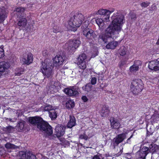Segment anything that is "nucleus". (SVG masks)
<instances>
[{"mask_svg": "<svg viewBox=\"0 0 159 159\" xmlns=\"http://www.w3.org/2000/svg\"><path fill=\"white\" fill-rule=\"evenodd\" d=\"M113 20L105 30V34L102 33L99 36V39H101L105 43H107L112 35H118L121 31L123 25L125 22L124 16L122 14L118 15L114 13L112 16Z\"/></svg>", "mask_w": 159, "mask_h": 159, "instance_id": "1", "label": "nucleus"}, {"mask_svg": "<svg viewBox=\"0 0 159 159\" xmlns=\"http://www.w3.org/2000/svg\"><path fill=\"white\" fill-rule=\"evenodd\" d=\"M70 17L68 28L70 30H72V28L80 27L84 19L83 15L80 13H77L74 14L72 13L70 15Z\"/></svg>", "mask_w": 159, "mask_h": 159, "instance_id": "2", "label": "nucleus"}, {"mask_svg": "<svg viewBox=\"0 0 159 159\" xmlns=\"http://www.w3.org/2000/svg\"><path fill=\"white\" fill-rule=\"evenodd\" d=\"M89 23L88 21H85L82 25V28L83 34L88 40L89 42H91L95 39L97 35L93 30L88 28Z\"/></svg>", "mask_w": 159, "mask_h": 159, "instance_id": "3", "label": "nucleus"}, {"mask_svg": "<svg viewBox=\"0 0 159 159\" xmlns=\"http://www.w3.org/2000/svg\"><path fill=\"white\" fill-rule=\"evenodd\" d=\"M53 67V66L50 61L47 59L42 63L40 70L45 77L48 78L52 74V69Z\"/></svg>", "mask_w": 159, "mask_h": 159, "instance_id": "4", "label": "nucleus"}, {"mask_svg": "<svg viewBox=\"0 0 159 159\" xmlns=\"http://www.w3.org/2000/svg\"><path fill=\"white\" fill-rule=\"evenodd\" d=\"M143 89L142 81L140 79H135L132 81L131 90L133 94H138L141 92Z\"/></svg>", "mask_w": 159, "mask_h": 159, "instance_id": "5", "label": "nucleus"}, {"mask_svg": "<svg viewBox=\"0 0 159 159\" xmlns=\"http://www.w3.org/2000/svg\"><path fill=\"white\" fill-rule=\"evenodd\" d=\"M40 131L43 132L46 136H50L53 133L52 127L47 122L43 120L38 125V128Z\"/></svg>", "mask_w": 159, "mask_h": 159, "instance_id": "6", "label": "nucleus"}, {"mask_svg": "<svg viewBox=\"0 0 159 159\" xmlns=\"http://www.w3.org/2000/svg\"><path fill=\"white\" fill-rule=\"evenodd\" d=\"M114 11L115 10L114 9H112L110 10L100 9L97 12H95L93 13V14L103 16L102 19H104V21H105L106 22H107L109 21L110 14L114 12Z\"/></svg>", "mask_w": 159, "mask_h": 159, "instance_id": "7", "label": "nucleus"}, {"mask_svg": "<svg viewBox=\"0 0 159 159\" xmlns=\"http://www.w3.org/2000/svg\"><path fill=\"white\" fill-rule=\"evenodd\" d=\"M80 43V42L78 39L70 40L66 43V46L69 51L71 53L79 47Z\"/></svg>", "mask_w": 159, "mask_h": 159, "instance_id": "8", "label": "nucleus"}, {"mask_svg": "<svg viewBox=\"0 0 159 159\" xmlns=\"http://www.w3.org/2000/svg\"><path fill=\"white\" fill-rule=\"evenodd\" d=\"M64 92L65 93L70 96H76L79 94V89L76 87H72L65 88Z\"/></svg>", "mask_w": 159, "mask_h": 159, "instance_id": "9", "label": "nucleus"}, {"mask_svg": "<svg viewBox=\"0 0 159 159\" xmlns=\"http://www.w3.org/2000/svg\"><path fill=\"white\" fill-rule=\"evenodd\" d=\"M126 138V136L125 133L120 134L114 138L113 140L114 148H115L116 146H117L120 143H121Z\"/></svg>", "mask_w": 159, "mask_h": 159, "instance_id": "10", "label": "nucleus"}, {"mask_svg": "<svg viewBox=\"0 0 159 159\" xmlns=\"http://www.w3.org/2000/svg\"><path fill=\"white\" fill-rule=\"evenodd\" d=\"M149 148L147 147H140L139 151L136 153L139 159H145L148 153Z\"/></svg>", "mask_w": 159, "mask_h": 159, "instance_id": "11", "label": "nucleus"}, {"mask_svg": "<svg viewBox=\"0 0 159 159\" xmlns=\"http://www.w3.org/2000/svg\"><path fill=\"white\" fill-rule=\"evenodd\" d=\"M66 59L64 55H56L53 59V65L56 67L59 66L63 64Z\"/></svg>", "mask_w": 159, "mask_h": 159, "instance_id": "12", "label": "nucleus"}, {"mask_svg": "<svg viewBox=\"0 0 159 159\" xmlns=\"http://www.w3.org/2000/svg\"><path fill=\"white\" fill-rule=\"evenodd\" d=\"M33 55L31 53L25 54L22 56L21 59L24 64L27 65L32 63L33 61Z\"/></svg>", "mask_w": 159, "mask_h": 159, "instance_id": "13", "label": "nucleus"}, {"mask_svg": "<svg viewBox=\"0 0 159 159\" xmlns=\"http://www.w3.org/2000/svg\"><path fill=\"white\" fill-rule=\"evenodd\" d=\"M43 120L42 118L37 116L31 117L29 119V122L31 124L37 126V128H38V125L40 124Z\"/></svg>", "mask_w": 159, "mask_h": 159, "instance_id": "14", "label": "nucleus"}, {"mask_svg": "<svg viewBox=\"0 0 159 159\" xmlns=\"http://www.w3.org/2000/svg\"><path fill=\"white\" fill-rule=\"evenodd\" d=\"M149 69L152 70L156 71L159 70V61L155 60L151 61L148 64Z\"/></svg>", "mask_w": 159, "mask_h": 159, "instance_id": "15", "label": "nucleus"}, {"mask_svg": "<svg viewBox=\"0 0 159 159\" xmlns=\"http://www.w3.org/2000/svg\"><path fill=\"white\" fill-rule=\"evenodd\" d=\"M65 129L63 126L59 125L56 126L55 129V134L58 137L62 136L64 134Z\"/></svg>", "mask_w": 159, "mask_h": 159, "instance_id": "16", "label": "nucleus"}, {"mask_svg": "<svg viewBox=\"0 0 159 159\" xmlns=\"http://www.w3.org/2000/svg\"><path fill=\"white\" fill-rule=\"evenodd\" d=\"M10 66V64L8 62L5 61L0 62V76L5 70L7 69Z\"/></svg>", "mask_w": 159, "mask_h": 159, "instance_id": "17", "label": "nucleus"}, {"mask_svg": "<svg viewBox=\"0 0 159 159\" xmlns=\"http://www.w3.org/2000/svg\"><path fill=\"white\" fill-rule=\"evenodd\" d=\"M96 23L98 25L99 30L102 31L106 28V26L105 25L104 19L101 18H98L96 20Z\"/></svg>", "mask_w": 159, "mask_h": 159, "instance_id": "18", "label": "nucleus"}, {"mask_svg": "<svg viewBox=\"0 0 159 159\" xmlns=\"http://www.w3.org/2000/svg\"><path fill=\"white\" fill-rule=\"evenodd\" d=\"M110 121L111 125V127L113 128L118 129L120 127V123L118 120L115 119L113 117H111L110 119Z\"/></svg>", "mask_w": 159, "mask_h": 159, "instance_id": "19", "label": "nucleus"}, {"mask_svg": "<svg viewBox=\"0 0 159 159\" xmlns=\"http://www.w3.org/2000/svg\"><path fill=\"white\" fill-rule=\"evenodd\" d=\"M6 11L4 7H0V22H3L6 18Z\"/></svg>", "mask_w": 159, "mask_h": 159, "instance_id": "20", "label": "nucleus"}, {"mask_svg": "<svg viewBox=\"0 0 159 159\" xmlns=\"http://www.w3.org/2000/svg\"><path fill=\"white\" fill-rule=\"evenodd\" d=\"M25 11V9L22 7H18L14 11L15 14H16L17 16L19 17H20L23 16L24 15V12Z\"/></svg>", "mask_w": 159, "mask_h": 159, "instance_id": "21", "label": "nucleus"}, {"mask_svg": "<svg viewBox=\"0 0 159 159\" xmlns=\"http://www.w3.org/2000/svg\"><path fill=\"white\" fill-rule=\"evenodd\" d=\"M141 64L140 61H138L134 63V64L131 66L130 68V70L131 72H134L137 71L139 68V64Z\"/></svg>", "mask_w": 159, "mask_h": 159, "instance_id": "22", "label": "nucleus"}, {"mask_svg": "<svg viewBox=\"0 0 159 159\" xmlns=\"http://www.w3.org/2000/svg\"><path fill=\"white\" fill-rule=\"evenodd\" d=\"M75 119L74 117L70 116V120L68 121L67 126L69 128H72L76 124Z\"/></svg>", "mask_w": 159, "mask_h": 159, "instance_id": "23", "label": "nucleus"}, {"mask_svg": "<svg viewBox=\"0 0 159 159\" xmlns=\"http://www.w3.org/2000/svg\"><path fill=\"white\" fill-rule=\"evenodd\" d=\"M117 44L118 43L117 42L113 41L109 42L106 47L108 49H114L116 47Z\"/></svg>", "mask_w": 159, "mask_h": 159, "instance_id": "24", "label": "nucleus"}, {"mask_svg": "<svg viewBox=\"0 0 159 159\" xmlns=\"http://www.w3.org/2000/svg\"><path fill=\"white\" fill-rule=\"evenodd\" d=\"M27 25V20L24 18L20 19L17 23L18 26L21 28L25 27Z\"/></svg>", "mask_w": 159, "mask_h": 159, "instance_id": "25", "label": "nucleus"}, {"mask_svg": "<svg viewBox=\"0 0 159 159\" xmlns=\"http://www.w3.org/2000/svg\"><path fill=\"white\" fill-rule=\"evenodd\" d=\"M56 109H54L51 111H49V116L50 117L52 120H54L56 119L57 117Z\"/></svg>", "mask_w": 159, "mask_h": 159, "instance_id": "26", "label": "nucleus"}, {"mask_svg": "<svg viewBox=\"0 0 159 159\" xmlns=\"http://www.w3.org/2000/svg\"><path fill=\"white\" fill-rule=\"evenodd\" d=\"M101 113V115L102 116H107L109 113V110L108 107L105 106H103Z\"/></svg>", "mask_w": 159, "mask_h": 159, "instance_id": "27", "label": "nucleus"}, {"mask_svg": "<svg viewBox=\"0 0 159 159\" xmlns=\"http://www.w3.org/2000/svg\"><path fill=\"white\" fill-rule=\"evenodd\" d=\"M30 155V152H28L26 153L23 151H20L19 152V156L20 157V158L22 159H27L28 156Z\"/></svg>", "mask_w": 159, "mask_h": 159, "instance_id": "28", "label": "nucleus"}, {"mask_svg": "<svg viewBox=\"0 0 159 159\" xmlns=\"http://www.w3.org/2000/svg\"><path fill=\"white\" fill-rule=\"evenodd\" d=\"M5 147L7 149H14L19 148L20 146H16L10 143H7L5 145Z\"/></svg>", "mask_w": 159, "mask_h": 159, "instance_id": "29", "label": "nucleus"}, {"mask_svg": "<svg viewBox=\"0 0 159 159\" xmlns=\"http://www.w3.org/2000/svg\"><path fill=\"white\" fill-rule=\"evenodd\" d=\"M66 107L68 108H71L75 106L74 102L72 100H69L66 103Z\"/></svg>", "mask_w": 159, "mask_h": 159, "instance_id": "30", "label": "nucleus"}, {"mask_svg": "<svg viewBox=\"0 0 159 159\" xmlns=\"http://www.w3.org/2000/svg\"><path fill=\"white\" fill-rule=\"evenodd\" d=\"M14 128L11 126H9L6 127L2 128V130L6 133L12 132L13 131Z\"/></svg>", "mask_w": 159, "mask_h": 159, "instance_id": "31", "label": "nucleus"}, {"mask_svg": "<svg viewBox=\"0 0 159 159\" xmlns=\"http://www.w3.org/2000/svg\"><path fill=\"white\" fill-rule=\"evenodd\" d=\"M82 89L85 92H89L91 91L92 89L91 84L90 83L84 86H83Z\"/></svg>", "mask_w": 159, "mask_h": 159, "instance_id": "32", "label": "nucleus"}, {"mask_svg": "<svg viewBox=\"0 0 159 159\" xmlns=\"http://www.w3.org/2000/svg\"><path fill=\"white\" fill-rule=\"evenodd\" d=\"M86 56L84 53H82L80 55L78 58V62L86 61Z\"/></svg>", "mask_w": 159, "mask_h": 159, "instance_id": "33", "label": "nucleus"}, {"mask_svg": "<svg viewBox=\"0 0 159 159\" xmlns=\"http://www.w3.org/2000/svg\"><path fill=\"white\" fill-rule=\"evenodd\" d=\"M78 65L79 67L82 69H84L86 67V61L78 62Z\"/></svg>", "mask_w": 159, "mask_h": 159, "instance_id": "34", "label": "nucleus"}, {"mask_svg": "<svg viewBox=\"0 0 159 159\" xmlns=\"http://www.w3.org/2000/svg\"><path fill=\"white\" fill-rule=\"evenodd\" d=\"M24 71V70L22 68H18L16 70L15 72L16 75L17 76H20L23 74Z\"/></svg>", "mask_w": 159, "mask_h": 159, "instance_id": "35", "label": "nucleus"}, {"mask_svg": "<svg viewBox=\"0 0 159 159\" xmlns=\"http://www.w3.org/2000/svg\"><path fill=\"white\" fill-rule=\"evenodd\" d=\"M50 87L53 89L57 87L59 84V83L58 82H54L53 81L50 83Z\"/></svg>", "mask_w": 159, "mask_h": 159, "instance_id": "36", "label": "nucleus"}, {"mask_svg": "<svg viewBox=\"0 0 159 159\" xmlns=\"http://www.w3.org/2000/svg\"><path fill=\"white\" fill-rule=\"evenodd\" d=\"M24 122L23 121H21L17 125L19 129L21 130L23 129L24 127Z\"/></svg>", "mask_w": 159, "mask_h": 159, "instance_id": "37", "label": "nucleus"}, {"mask_svg": "<svg viewBox=\"0 0 159 159\" xmlns=\"http://www.w3.org/2000/svg\"><path fill=\"white\" fill-rule=\"evenodd\" d=\"M54 109V107H53L52 106L49 105L44 107V111H48V112H49V111H51L52 110Z\"/></svg>", "mask_w": 159, "mask_h": 159, "instance_id": "38", "label": "nucleus"}, {"mask_svg": "<svg viewBox=\"0 0 159 159\" xmlns=\"http://www.w3.org/2000/svg\"><path fill=\"white\" fill-rule=\"evenodd\" d=\"M126 51L124 48H121L120 50V55L124 56L126 54Z\"/></svg>", "mask_w": 159, "mask_h": 159, "instance_id": "39", "label": "nucleus"}, {"mask_svg": "<svg viewBox=\"0 0 159 159\" xmlns=\"http://www.w3.org/2000/svg\"><path fill=\"white\" fill-rule=\"evenodd\" d=\"M103 159L102 157L101 154H99L94 156L92 158V159Z\"/></svg>", "mask_w": 159, "mask_h": 159, "instance_id": "40", "label": "nucleus"}, {"mask_svg": "<svg viewBox=\"0 0 159 159\" xmlns=\"http://www.w3.org/2000/svg\"><path fill=\"white\" fill-rule=\"evenodd\" d=\"M91 84L93 85H94L96 83L97 79L95 77H93L91 78Z\"/></svg>", "mask_w": 159, "mask_h": 159, "instance_id": "41", "label": "nucleus"}, {"mask_svg": "<svg viewBox=\"0 0 159 159\" xmlns=\"http://www.w3.org/2000/svg\"><path fill=\"white\" fill-rule=\"evenodd\" d=\"M4 56V50L2 48H0V58L3 57Z\"/></svg>", "mask_w": 159, "mask_h": 159, "instance_id": "42", "label": "nucleus"}, {"mask_svg": "<svg viewBox=\"0 0 159 159\" xmlns=\"http://www.w3.org/2000/svg\"><path fill=\"white\" fill-rule=\"evenodd\" d=\"M80 138L81 139H84L85 140H87L88 138V137L85 134H83L80 135Z\"/></svg>", "mask_w": 159, "mask_h": 159, "instance_id": "43", "label": "nucleus"}, {"mask_svg": "<svg viewBox=\"0 0 159 159\" xmlns=\"http://www.w3.org/2000/svg\"><path fill=\"white\" fill-rule=\"evenodd\" d=\"M27 159H37L36 156L30 152V155L28 156Z\"/></svg>", "mask_w": 159, "mask_h": 159, "instance_id": "44", "label": "nucleus"}, {"mask_svg": "<svg viewBox=\"0 0 159 159\" xmlns=\"http://www.w3.org/2000/svg\"><path fill=\"white\" fill-rule=\"evenodd\" d=\"M149 3L148 2H142L141 4V5L142 7H148L149 5Z\"/></svg>", "mask_w": 159, "mask_h": 159, "instance_id": "45", "label": "nucleus"}, {"mask_svg": "<svg viewBox=\"0 0 159 159\" xmlns=\"http://www.w3.org/2000/svg\"><path fill=\"white\" fill-rule=\"evenodd\" d=\"M130 17L131 19L133 20H135L136 18V15L133 13H132L130 14Z\"/></svg>", "mask_w": 159, "mask_h": 159, "instance_id": "46", "label": "nucleus"}, {"mask_svg": "<svg viewBox=\"0 0 159 159\" xmlns=\"http://www.w3.org/2000/svg\"><path fill=\"white\" fill-rule=\"evenodd\" d=\"M126 63V62L125 61H122L120 62L119 66L120 67H121L122 66H124V65Z\"/></svg>", "mask_w": 159, "mask_h": 159, "instance_id": "47", "label": "nucleus"}, {"mask_svg": "<svg viewBox=\"0 0 159 159\" xmlns=\"http://www.w3.org/2000/svg\"><path fill=\"white\" fill-rule=\"evenodd\" d=\"M82 100L85 102H87L88 100L86 96H83L82 97Z\"/></svg>", "mask_w": 159, "mask_h": 159, "instance_id": "48", "label": "nucleus"}, {"mask_svg": "<svg viewBox=\"0 0 159 159\" xmlns=\"http://www.w3.org/2000/svg\"><path fill=\"white\" fill-rule=\"evenodd\" d=\"M133 134H132L130 137L127 139L126 143H129L130 142V139L133 137Z\"/></svg>", "mask_w": 159, "mask_h": 159, "instance_id": "49", "label": "nucleus"}, {"mask_svg": "<svg viewBox=\"0 0 159 159\" xmlns=\"http://www.w3.org/2000/svg\"><path fill=\"white\" fill-rule=\"evenodd\" d=\"M53 29H54V30H53V32H54V33H57L58 32H59V31H58L57 30H56V29H57V27H56V30H55V27H54L53 28Z\"/></svg>", "mask_w": 159, "mask_h": 159, "instance_id": "50", "label": "nucleus"}, {"mask_svg": "<svg viewBox=\"0 0 159 159\" xmlns=\"http://www.w3.org/2000/svg\"><path fill=\"white\" fill-rule=\"evenodd\" d=\"M157 44L159 45V39H158L157 41Z\"/></svg>", "mask_w": 159, "mask_h": 159, "instance_id": "51", "label": "nucleus"}, {"mask_svg": "<svg viewBox=\"0 0 159 159\" xmlns=\"http://www.w3.org/2000/svg\"><path fill=\"white\" fill-rule=\"evenodd\" d=\"M9 120L11 121V122H13V121H12V119L11 118H9Z\"/></svg>", "mask_w": 159, "mask_h": 159, "instance_id": "52", "label": "nucleus"}, {"mask_svg": "<svg viewBox=\"0 0 159 159\" xmlns=\"http://www.w3.org/2000/svg\"><path fill=\"white\" fill-rule=\"evenodd\" d=\"M43 54L44 55V51L43 52Z\"/></svg>", "mask_w": 159, "mask_h": 159, "instance_id": "53", "label": "nucleus"}]
</instances>
